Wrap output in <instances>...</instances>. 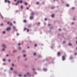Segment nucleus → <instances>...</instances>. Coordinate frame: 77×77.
I'll return each mask as SVG.
<instances>
[{
	"instance_id": "34",
	"label": "nucleus",
	"mask_w": 77,
	"mask_h": 77,
	"mask_svg": "<svg viewBox=\"0 0 77 77\" xmlns=\"http://www.w3.org/2000/svg\"><path fill=\"white\" fill-rule=\"evenodd\" d=\"M26 9H29V7H27V8H26Z\"/></svg>"
},
{
	"instance_id": "17",
	"label": "nucleus",
	"mask_w": 77,
	"mask_h": 77,
	"mask_svg": "<svg viewBox=\"0 0 77 77\" xmlns=\"http://www.w3.org/2000/svg\"><path fill=\"white\" fill-rule=\"evenodd\" d=\"M26 54H24L23 55V57H26Z\"/></svg>"
},
{
	"instance_id": "7",
	"label": "nucleus",
	"mask_w": 77,
	"mask_h": 77,
	"mask_svg": "<svg viewBox=\"0 0 77 77\" xmlns=\"http://www.w3.org/2000/svg\"><path fill=\"white\" fill-rule=\"evenodd\" d=\"M31 14L32 15H34V14H35V13H34L33 12H31Z\"/></svg>"
},
{
	"instance_id": "18",
	"label": "nucleus",
	"mask_w": 77,
	"mask_h": 77,
	"mask_svg": "<svg viewBox=\"0 0 77 77\" xmlns=\"http://www.w3.org/2000/svg\"><path fill=\"white\" fill-rule=\"evenodd\" d=\"M21 8L22 9H23V6H21Z\"/></svg>"
},
{
	"instance_id": "16",
	"label": "nucleus",
	"mask_w": 77,
	"mask_h": 77,
	"mask_svg": "<svg viewBox=\"0 0 77 77\" xmlns=\"http://www.w3.org/2000/svg\"><path fill=\"white\" fill-rule=\"evenodd\" d=\"M69 6V5H68V4H67L66 5V6H67V7H68V6Z\"/></svg>"
},
{
	"instance_id": "4",
	"label": "nucleus",
	"mask_w": 77,
	"mask_h": 77,
	"mask_svg": "<svg viewBox=\"0 0 77 77\" xmlns=\"http://www.w3.org/2000/svg\"><path fill=\"white\" fill-rule=\"evenodd\" d=\"M62 59L63 60H64L65 59V57H64V56H63L62 57Z\"/></svg>"
},
{
	"instance_id": "24",
	"label": "nucleus",
	"mask_w": 77,
	"mask_h": 77,
	"mask_svg": "<svg viewBox=\"0 0 77 77\" xmlns=\"http://www.w3.org/2000/svg\"><path fill=\"white\" fill-rule=\"evenodd\" d=\"M45 21H47V18L45 19Z\"/></svg>"
},
{
	"instance_id": "32",
	"label": "nucleus",
	"mask_w": 77,
	"mask_h": 77,
	"mask_svg": "<svg viewBox=\"0 0 77 77\" xmlns=\"http://www.w3.org/2000/svg\"><path fill=\"white\" fill-rule=\"evenodd\" d=\"M21 45V43H19L18 44V45Z\"/></svg>"
},
{
	"instance_id": "48",
	"label": "nucleus",
	"mask_w": 77,
	"mask_h": 77,
	"mask_svg": "<svg viewBox=\"0 0 77 77\" xmlns=\"http://www.w3.org/2000/svg\"><path fill=\"white\" fill-rule=\"evenodd\" d=\"M72 9H74V8L73 7V8H72Z\"/></svg>"
},
{
	"instance_id": "23",
	"label": "nucleus",
	"mask_w": 77,
	"mask_h": 77,
	"mask_svg": "<svg viewBox=\"0 0 77 77\" xmlns=\"http://www.w3.org/2000/svg\"><path fill=\"white\" fill-rule=\"evenodd\" d=\"M36 54L35 53H34V56H35V55H36Z\"/></svg>"
},
{
	"instance_id": "25",
	"label": "nucleus",
	"mask_w": 77,
	"mask_h": 77,
	"mask_svg": "<svg viewBox=\"0 0 77 77\" xmlns=\"http://www.w3.org/2000/svg\"><path fill=\"white\" fill-rule=\"evenodd\" d=\"M15 5H16V6H17V5H18V3H16L15 4Z\"/></svg>"
},
{
	"instance_id": "57",
	"label": "nucleus",
	"mask_w": 77,
	"mask_h": 77,
	"mask_svg": "<svg viewBox=\"0 0 77 77\" xmlns=\"http://www.w3.org/2000/svg\"><path fill=\"white\" fill-rule=\"evenodd\" d=\"M51 9H53V8H51Z\"/></svg>"
},
{
	"instance_id": "36",
	"label": "nucleus",
	"mask_w": 77,
	"mask_h": 77,
	"mask_svg": "<svg viewBox=\"0 0 77 77\" xmlns=\"http://www.w3.org/2000/svg\"><path fill=\"white\" fill-rule=\"evenodd\" d=\"M2 50H3V51H5V48H3Z\"/></svg>"
},
{
	"instance_id": "39",
	"label": "nucleus",
	"mask_w": 77,
	"mask_h": 77,
	"mask_svg": "<svg viewBox=\"0 0 77 77\" xmlns=\"http://www.w3.org/2000/svg\"><path fill=\"white\" fill-rule=\"evenodd\" d=\"M17 36H18V35H19V34L17 33Z\"/></svg>"
},
{
	"instance_id": "56",
	"label": "nucleus",
	"mask_w": 77,
	"mask_h": 77,
	"mask_svg": "<svg viewBox=\"0 0 77 77\" xmlns=\"http://www.w3.org/2000/svg\"><path fill=\"white\" fill-rule=\"evenodd\" d=\"M76 44H77V41L76 42Z\"/></svg>"
},
{
	"instance_id": "33",
	"label": "nucleus",
	"mask_w": 77,
	"mask_h": 77,
	"mask_svg": "<svg viewBox=\"0 0 77 77\" xmlns=\"http://www.w3.org/2000/svg\"><path fill=\"white\" fill-rule=\"evenodd\" d=\"M59 30H60V31H61V29H59Z\"/></svg>"
},
{
	"instance_id": "61",
	"label": "nucleus",
	"mask_w": 77,
	"mask_h": 77,
	"mask_svg": "<svg viewBox=\"0 0 77 77\" xmlns=\"http://www.w3.org/2000/svg\"><path fill=\"white\" fill-rule=\"evenodd\" d=\"M76 39H77V37H76Z\"/></svg>"
},
{
	"instance_id": "37",
	"label": "nucleus",
	"mask_w": 77,
	"mask_h": 77,
	"mask_svg": "<svg viewBox=\"0 0 77 77\" xmlns=\"http://www.w3.org/2000/svg\"><path fill=\"white\" fill-rule=\"evenodd\" d=\"M77 53H76L75 54V55H77Z\"/></svg>"
},
{
	"instance_id": "60",
	"label": "nucleus",
	"mask_w": 77,
	"mask_h": 77,
	"mask_svg": "<svg viewBox=\"0 0 77 77\" xmlns=\"http://www.w3.org/2000/svg\"><path fill=\"white\" fill-rule=\"evenodd\" d=\"M53 8H54V7Z\"/></svg>"
},
{
	"instance_id": "5",
	"label": "nucleus",
	"mask_w": 77,
	"mask_h": 77,
	"mask_svg": "<svg viewBox=\"0 0 77 77\" xmlns=\"http://www.w3.org/2000/svg\"><path fill=\"white\" fill-rule=\"evenodd\" d=\"M60 52H58L57 55L58 56H60Z\"/></svg>"
},
{
	"instance_id": "12",
	"label": "nucleus",
	"mask_w": 77,
	"mask_h": 77,
	"mask_svg": "<svg viewBox=\"0 0 77 77\" xmlns=\"http://www.w3.org/2000/svg\"><path fill=\"white\" fill-rule=\"evenodd\" d=\"M5 33H6V32H5V31H3V34H5Z\"/></svg>"
},
{
	"instance_id": "22",
	"label": "nucleus",
	"mask_w": 77,
	"mask_h": 77,
	"mask_svg": "<svg viewBox=\"0 0 77 77\" xmlns=\"http://www.w3.org/2000/svg\"><path fill=\"white\" fill-rule=\"evenodd\" d=\"M37 44H35V47H37Z\"/></svg>"
},
{
	"instance_id": "35",
	"label": "nucleus",
	"mask_w": 77,
	"mask_h": 77,
	"mask_svg": "<svg viewBox=\"0 0 77 77\" xmlns=\"http://www.w3.org/2000/svg\"><path fill=\"white\" fill-rule=\"evenodd\" d=\"M12 23H11L10 24V26H12Z\"/></svg>"
},
{
	"instance_id": "21",
	"label": "nucleus",
	"mask_w": 77,
	"mask_h": 77,
	"mask_svg": "<svg viewBox=\"0 0 77 77\" xmlns=\"http://www.w3.org/2000/svg\"><path fill=\"white\" fill-rule=\"evenodd\" d=\"M24 30H27V29H26V28H25Z\"/></svg>"
},
{
	"instance_id": "52",
	"label": "nucleus",
	"mask_w": 77,
	"mask_h": 77,
	"mask_svg": "<svg viewBox=\"0 0 77 77\" xmlns=\"http://www.w3.org/2000/svg\"><path fill=\"white\" fill-rule=\"evenodd\" d=\"M8 61H9V62H10L11 60H9Z\"/></svg>"
},
{
	"instance_id": "27",
	"label": "nucleus",
	"mask_w": 77,
	"mask_h": 77,
	"mask_svg": "<svg viewBox=\"0 0 77 77\" xmlns=\"http://www.w3.org/2000/svg\"><path fill=\"white\" fill-rule=\"evenodd\" d=\"M11 70H12L13 69V68L12 67H11Z\"/></svg>"
},
{
	"instance_id": "9",
	"label": "nucleus",
	"mask_w": 77,
	"mask_h": 77,
	"mask_svg": "<svg viewBox=\"0 0 77 77\" xmlns=\"http://www.w3.org/2000/svg\"><path fill=\"white\" fill-rule=\"evenodd\" d=\"M23 22L24 23H26V22H27V21L26 20H24L23 21Z\"/></svg>"
},
{
	"instance_id": "2",
	"label": "nucleus",
	"mask_w": 77,
	"mask_h": 77,
	"mask_svg": "<svg viewBox=\"0 0 77 77\" xmlns=\"http://www.w3.org/2000/svg\"><path fill=\"white\" fill-rule=\"evenodd\" d=\"M20 2L21 3H23V1H22L21 0H19V1H17V3H19Z\"/></svg>"
},
{
	"instance_id": "46",
	"label": "nucleus",
	"mask_w": 77,
	"mask_h": 77,
	"mask_svg": "<svg viewBox=\"0 0 77 77\" xmlns=\"http://www.w3.org/2000/svg\"><path fill=\"white\" fill-rule=\"evenodd\" d=\"M32 70H33V71H34V70H35V69H32Z\"/></svg>"
},
{
	"instance_id": "53",
	"label": "nucleus",
	"mask_w": 77,
	"mask_h": 77,
	"mask_svg": "<svg viewBox=\"0 0 77 77\" xmlns=\"http://www.w3.org/2000/svg\"><path fill=\"white\" fill-rule=\"evenodd\" d=\"M38 24H40V23L39 22V23H38Z\"/></svg>"
},
{
	"instance_id": "20",
	"label": "nucleus",
	"mask_w": 77,
	"mask_h": 77,
	"mask_svg": "<svg viewBox=\"0 0 77 77\" xmlns=\"http://www.w3.org/2000/svg\"><path fill=\"white\" fill-rule=\"evenodd\" d=\"M27 74L28 75H30V73L28 72V73H27Z\"/></svg>"
},
{
	"instance_id": "47",
	"label": "nucleus",
	"mask_w": 77,
	"mask_h": 77,
	"mask_svg": "<svg viewBox=\"0 0 77 77\" xmlns=\"http://www.w3.org/2000/svg\"><path fill=\"white\" fill-rule=\"evenodd\" d=\"M15 2H17V0H14Z\"/></svg>"
},
{
	"instance_id": "13",
	"label": "nucleus",
	"mask_w": 77,
	"mask_h": 77,
	"mask_svg": "<svg viewBox=\"0 0 77 77\" xmlns=\"http://www.w3.org/2000/svg\"><path fill=\"white\" fill-rule=\"evenodd\" d=\"M19 77H22V75H21V74H19Z\"/></svg>"
},
{
	"instance_id": "54",
	"label": "nucleus",
	"mask_w": 77,
	"mask_h": 77,
	"mask_svg": "<svg viewBox=\"0 0 77 77\" xmlns=\"http://www.w3.org/2000/svg\"><path fill=\"white\" fill-rule=\"evenodd\" d=\"M28 48H29V47H28Z\"/></svg>"
},
{
	"instance_id": "30",
	"label": "nucleus",
	"mask_w": 77,
	"mask_h": 77,
	"mask_svg": "<svg viewBox=\"0 0 77 77\" xmlns=\"http://www.w3.org/2000/svg\"><path fill=\"white\" fill-rule=\"evenodd\" d=\"M26 76H27V75H24V77H26Z\"/></svg>"
},
{
	"instance_id": "49",
	"label": "nucleus",
	"mask_w": 77,
	"mask_h": 77,
	"mask_svg": "<svg viewBox=\"0 0 77 77\" xmlns=\"http://www.w3.org/2000/svg\"><path fill=\"white\" fill-rule=\"evenodd\" d=\"M23 52L24 53V52H25V51H23Z\"/></svg>"
},
{
	"instance_id": "45",
	"label": "nucleus",
	"mask_w": 77,
	"mask_h": 77,
	"mask_svg": "<svg viewBox=\"0 0 77 77\" xmlns=\"http://www.w3.org/2000/svg\"><path fill=\"white\" fill-rule=\"evenodd\" d=\"M63 43H65V41H63Z\"/></svg>"
},
{
	"instance_id": "50",
	"label": "nucleus",
	"mask_w": 77,
	"mask_h": 77,
	"mask_svg": "<svg viewBox=\"0 0 77 77\" xmlns=\"http://www.w3.org/2000/svg\"><path fill=\"white\" fill-rule=\"evenodd\" d=\"M2 19H3V17H2Z\"/></svg>"
},
{
	"instance_id": "43",
	"label": "nucleus",
	"mask_w": 77,
	"mask_h": 77,
	"mask_svg": "<svg viewBox=\"0 0 77 77\" xmlns=\"http://www.w3.org/2000/svg\"><path fill=\"white\" fill-rule=\"evenodd\" d=\"M14 52H17V51L16 50L14 51Z\"/></svg>"
},
{
	"instance_id": "41",
	"label": "nucleus",
	"mask_w": 77,
	"mask_h": 77,
	"mask_svg": "<svg viewBox=\"0 0 77 77\" xmlns=\"http://www.w3.org/2000/svg\"><path fill=\"white\" fill-rule=\"evenodd\" d=\"M12 66H14V64H12Z\"/></svg>"
},
{
	"instance_id": "58",
	"label": "nucleus",
	"mask_w": 77,
	"mask_h": 77,
	"mask_svg": "<svg viewBox=\"0 0 77 77\" xmlns=\"http://www.w3.org/2000/svg\"><path fill=\"white\" fill-rule=\"evenodd\" d=\"M76 50H77V47L76 48Z\"/></svg>"
},
{
	"instance_id": "26",
	"label": "nucleus",
	"mask_w": 77,
	"mask_h": 77,
	"mask_svg": "<svg viewBox=\"0 0 77 77\" xmlns=\"http://www.w3.org/2000/svg\"><path fill=\"white\" fill-rule=\"evenodd\" d=\"M39 2H37V5H39Z\"/></svg>"
},
{
	"instance_id": "14",
	"label": "nucleus",
	"mask_w": 77,
	"mask_h": 77,
	"mask_svg": "<svg viewBox=\"0 0 77 77\" xmlns=\"http://www.w3.org/2000/svg\"><path fill=\"white\" fill-rule=\"evenodd\" d=\"M28 27H31V25H29L28 26Z\"/></svg>"
},
{
	"instance_id": "19",
	"label": "nucleus",
	"mask_w": 77,
	"mask_h": 77,
	"mask_svg": "<svg viewBox=\"0 0 77 77\" xmlns=\"http://www.w3.org/2000/svg\"><path fill=\"white\" fill-rule=\"evenodd\" d=\"M3 61H5V60H6V59H3Z\"/></svg>"
},
{
	"instance_id": "42",
	"label": "nucleus",
	"mask_w": 77,
	"mask_h": 77,
	"mask_svg": "<svg viewBox=\"0 0 77 77\" xmlns=\"http://www.w3.org/2000/svg\"><path fill=\"white\" fill-rule=\"evenodd\" d=\"M19 49H21V47H19Z\"/></svg>"
},
{
	"instance_id": "55",
	"label": "nucleus",
	"mask_w": 77,
	"mask_h": 77,
	"mask_svg": "<svg viewBox=\"0 0 77 77\" xmlns=\"http://www.w3.org/2000/svg\"><path fill=\"white\" fill-rule=\"evenodd\" d=\"M14 73H15L16 72H15V71H14Z\"/></svg>"
},
{
	"instance_id": "8",
	"label": "nucleus",
	"mask_w": 77,
	"mask_h": 77,
	"mask_svg": "<svg viewBox=\"0 0 77 77\" xmlns=\"http://www.w3.org/2000/svg\"><path fill=\"white\" fill-rule=\"evenodd\" d=\"M3 47H4L5 48H6V46H5V44L2 45Z\"/></svg>"
},
{
	"instance_id": "40",
	"label": "nucleus",
	"mask_w": 77,
	"mask_h": 77,
	"mask_svg": "<svg viewBox=\"0 0 77 77\" xmlns=\"http://www.w3.org/2000/svg\"><path fill=\"white\" fill-rule=\"evenodd\" d=\"M6 56H9V55H8V54H7V55H6Z\"/></svg>"
},
{
	"instance_id": "31",
	"label": "nucleus",
	"mask_w": 77,
	"mask_h": 77,
	"mask_svg": "<svg viewBox=\"0 0 77 77\" xmlns=\"http://www.w3.org/2000/svg\"><path fill=\"white\" fill-rule=\"evenodd\" d=\"M48 26H51V24H48Z\"/></svg>"
},
{
	"instance_id": "51",
	"label": "nucleus",
	"mask_w": 77,
	"mask_h": 77,
	"mask_svg": "<svg viewBox=\"0 0 77 77\" xmlns=\"http://www.w3.org/2000/svg\"><path fill=\"white\" fill-rule=\"evenodd\" d=\"M1 26H3V24H2H2H1Z\"/></svg>"
},
{
	"instance_id": "15",
	"label": "nucleus",
	"mask_w": 77,
	"mask_h": 77,
	"mask_svg": "<svg viewBox=\"0 0 77 77\" xmlns=\"http://www.w3.org/2000/svg\"><path fill=\"white\" fill-rule=\"evenodd\" d=\"M25 5H28V4L27 3H25Z\"/></svg>"
},
{
	"instance_id": "6",
	"label": "nucleus",
	"mask_w": 77,
	"mask_h": 77,
	"mask_svg": "<svg viewBox=\"0 0 77 77\" xmlns=\"http://www.w3.org/2000/svg\"><path fill=\"white\" fill-rule=\"evenodd\" d=\"M31 20H32L33 18V16H31L30 18Z\"/></svg>"
},
{
	"instance_id": "28",
	"label": "nucleus",
	"mask_w": 77,
	"mask_h": 77,
	"mask_svg": "<svg viewBox=\"0 0 77 77\" xmlns=\"http://www.w3.org/2000/svg\"><path fill=\"white\" fill-rule=\"evenodd\" d=\"M74 24V23L73 22H72V24Z\"/></svg>"
},
{
	"instance_id": "59",
	"label": "nucleus",
	"mask_w": 77,
	"mask_h": 77,
	"mask_svg": "<svg viewBox=\"0 0 77 77\" xmlns=\"http://www.w3.org/2000/svg\"><path fill=\"white\" fill-rule=\"evenodd\" d=\"M45 71H47V70L46 69Z\"/></svg>"
},
{
	"instance_id": "10",
	"label": "nucleus",
	"mask_w": 77,
	"mask_h": 77,
	"mask_svg": "<svg viewBox=\"0 0 77 77\" xmlns=\"http://www.w3.org/2000/svg\"><path fill=\"white\" fill-rule=\"evenodd\" d=\"M51 17H54V14H53L52 15Z\"/></svg>"
},
{
	"instance_id": "3",
	"label": "nucleus",
	"mask_w": 77,
	"mask_h": 77,
	"mask_svg": "<svg viewBox=\"0 0 77 77\" xmlns=\"http://www.w3.org/2000/svg\"><path fill=\"white\" fill-rule=\"evenodd\" d=\"M11 29V28L10 27H9L7 29V31H9V30H10Z\"/></svg>"
},
{
	"instance_id": "44",
	"label": "nucleus",
	"mask_w": 77,
	"mask_h": 77,
	"mask_svg": "<svg viewBox=\"0 0 77 77\" xmlns=\"http://www.w3.org/2000/svg\"><path fill=\"white\" fill-rule=\"evenodd\" d=\"M14 24H15V21H14Z\"/></svg>"
},
{
	"instance_id": "11",
	"label": "nucleus",
	"mask_w": 77,
	"mask_h": 77,
	"mask_svg": "<svg viewBox=\"0 0 77 77\" xmlns=\"http://www.w3.org/2000/svg\"><path fill=\"white\" fill-rule=\"evenodd\" d=\"M69 45H70V46H71L72 45V44L69 43Z\"/></svg>"
},
{
	"instance_id": "1",
	"label": "nucleus",
	"mask_w": 77,
	"mask_h": 77,
	"mask_svg": "<svg viewBox=\"0 0 77 77\" xmlns=\"http://www.w3.org/2000/svg\"><path fill=\"white\" fill-rule=\"evenodd\" d=\"M5 3H11V2L9 0H5Z\"/></svg>"
},
{
	"instance_id": "29",
	"label": "nucleus",
	"mask_w": 77,
	"mask_h": 77,
	"mask_svg": "<svg viewBox=\"0 0 77 77\" xmlns=\"http://www.w3.org/2000/svg\"><path fill=\"white\" fill-rule=\"evenodd\" d=\"M29 29H27V32H29Z\"/></svg>"
},
{
	"instance_id": "38",
	"label": "nucleus",
	"mask_w": 77,
	"mask_h": 77,
	"mask_svg": "<svg viewBox=\"0 0 77 77\" xmlns=\"http://www.w3.org/2000/svg\"><path fill=\"white\" fill-rule=\"evenodd\" d=\"M9 23H10V22H7V23H8V24H9Z\"/></svg>"
}]
</instances>
